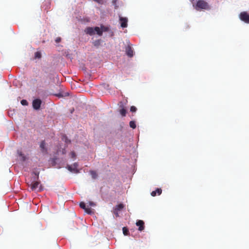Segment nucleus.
Listing matches in <instances>:
<instances>
[{
	"mask_svg": "<svg viewBox=\"0 0 249 249\" xmlns=\"http://www.w3.org/2000/svg\"><path fill=\"white\" fill-rule=\"evenodd\" d=\"M113 212H114V214L115 215L116 217H117V216H119V213H118V212L119 211H116V210H113Z\"/></svg>",
	"mask_w": 249,
	"mask_h": 249,
	"instance_id": "obj_26",
	"label": "nucleus"
},
{
	"mask_svg": "<svg viewBox=\"0 0 249 249\" xmlns=\"http://www.w3.org/2000/svg\"><path fill=\"white\" fill-rule=\"evenodd\" d=\"M136 225L139 227L138 230L139 231H142L144 230V222L141 220H138L136 222Z\"/></svg>",
	"mask_w": 249,
	"mask_h": 249,
	"instance_id": "obj_7",
	"label": "nucleus"
},
{
	"mask_svg": "<svg viewBox=\"0 0 249 249\" xmlns=\"http://www.w3.org/2000/svg\"><path fill=\"white\" fill-rule=\"evenodd\" d=\"M196 10H209L211 7L209 3L204 0H198L196 5H193Z\"/></svg>",
	"mask_w": 249,
	"mask_h": 249,
	"instance_id": "obj_1",
	"label": "nucleus"
},
{
	"mask_svg": "<svg viewBox=\"0 0 249 249\" xmlns=\"http://www.w3.org/2000/svg\"><path fill=\"white\" fill-rule=\"evenodd\" d=\"M39 171H34L33 173H32V176L33 175H34V177H33V178H34L33 179H37V180H38V178H39Z\"/></svg>",
	"mask_w": 249,
	"mask_h": 249,
	"instance_id": "obj_15",
	"label": "nucleus"
},
{
	"mask_svg": "<svg viewBox=\"0 0 249 249\" xmlns=\"http://www.w3.org/2000/svg\"><path fill=\"white\" fill-rule=\"evenodd\" d=\"M123 232L124 235H128V234H129L128 230L126 227L123 228Z\"/></svg>",
	"mask_w": 249,
	"mask_h": 249,
	"instance_id": "obj_20",
	"label": "nucleus"
},
{
	"mask_svg": "<svg viewBox=\"0 0 249 249\" xmlns=\"http://www.w3.org/2000/svg\"><path fill=\"white\" fill-rule=\"evenodd\" d=\"M71 158H75L76 157V154H75V153L74 152H71Z\"/></svg>",
	"mask_w": 249,
	"mask_h": 249,
	"instance_id": "obj_25",
	"label": "nucleus"
},
{
	"mask_svg": "<svg viewBox=\"0 0 249 249\" xmlns=\"http://www.w3.org/2000/svg\"><path fill=\"white\" fill-rule=\"evenodd\" d=\"M89 204L90 206H94L95 205V204L94 203H93V202H91V201H89Z\"/></svg>",
	"mask_w": 249,
	"mask_h": 249,
	"instance_id": "obj_27",
	"label": "nucleus"
},
{
	"mask_svg": "<svg viewBox=\"0 0 249 249\" xmlns=\"http://www.w3.org/2000/svg\"><path fill=\"white\" fill-rule=\"evenodd\" d=\"M129 126L132 129H135L136 127L135 122L133 121H130L129 122Z\"/></svg>",
	"mask_w": 249,
	"mask_h": 249,
	"instance_id": "obj_19",
	"label": "nucleus"
},
{
	"mask_svg": "<svg viewBox=\"0 0 249 249\" xmlns=\"http://www.w3.org/2000/svg\"><path fill=\"white\" fill-rule=\"evenodd\" d=\"M40 147L41 148V150H42V152H46L47 149L45 148V142L44 141H42L41 142L40 144Z\"/></svg>",
	"mask_w": 249,
	"mask_h": 249,
	"instance_id": "obj_13",
	"label": "nucleus"
},
{
	"mask_svg": "<svg viewBox=\"0 0 249 249\" xmlns=\"http://www.w3.org/2000/svg\"><path fill=\"white\" fill-rule=\"evenodd\" d=\"M20 103L22 106H27V105H28L27 101L25 99L21 100Z\"/></svg>",
	"mask_w": 249,
	"mask_h": 249,
	"instance_id": "obj_23",
	"label": "nucleus"
},
{
	"mask_svg": "<svg viewBox=\"0 0 249 249\" xmlns=\"http://www.w3.org/2000/svg\"><path fill=\"white\" fill-rule=\"evenodd\" d=\"M239 17L244 22L249 23V15L247 12H242L239 15Z\"/></svg>",
	"mask_w": 249,
	"mask_h": 249,
	"instance_id": "obj_5",
	"label": "nucleus"
},
{
	"mask_svg": "<svg viewBox=\"0 0 249 249\" xmlns=\"http://www.w3.org/2000/svg\"><path fill=\"white\" fill-rule=\"evenodd\" d=\"M92 43H93L94 45L95 46H99L100 45L101 40H96Z\"/></svg>",
	"mask_w": 249,
	"mask_h": 249,
	"instance_id": "obj_22",
	"label": "nucleus"
},
{
	"mask_svg": "<svg viewBox=\"0 0 249 249\" xmlns=\"http://www.w3.org/2000/svg\"><path fill=\"white\" fill-rule=\"evenodd\" d=\"M98 3H102V0H93Z\"/></svg>",
	"mask_w": 249,
	"mask_h": 249,
	"instance_id": "obj_29",
	"label": "nucleus"
},
{
	"mask_svg": "<svg viewBox=\"0 0 249 249\" xmlns=\"http://www.w3.org/2000/svg\"><path fill=\"white\" fill-rule=\"evenodd\" d=\"M84 32L86 34L89 35L90 36L95 35V34L100 36H102L100 28L98 27H95L94 28L90 27H87L85 29Z\"/></svg>",
	"mask_w": 249,
	"mask_h": 249,
	"instance_id": "obj_2",
	"label": "nucleus"
},
{
	"mask_svg": "<svg viewBox=\"0 0 249 249\" xmlns=\"http://www.w3.org/2000/svg\"><path fill=\"white\" fill-rule=\"evenodd\" d=\"M125 52L127 56L129 57H132L133 56V50L131 46L128 45L126 47Z\"/></svg>",
	"mask_w": 249,
	"mask_h": 249,
	"instance_id": "obj_9",
	"label": "nucleus"
},
{
	"mask_svg": "<svg viewBox=\"0 0 249 249\" xmlns=\"http://www.w3.org/2000/svg\"><path fill=\"white\" fill-rule=\"evenodd\" d=\"M120 107H122V108L120 110V113L123 117H125L126 114V110L124 108L123 105H120Z\"/></svg>",
	"mask_w": 249,
	"mask_h": 249,
	"instance_id": "obj_14",
	"label": "nucleus"
},
{
	"mask_svg": "<svg viewBox=\"0 0 249 249\" xmlns=\"http://www.w3.org/2000/svg\"><path fill=\"white\" fill-rule=\"evenodd\" d=\"M60 40H61V38H60V37H57V38H56V39H55V42H56L57 43H59V42L60 41Z\"/></svg>",
	"mask_w": 249,
	"mask_h": 249,
	"instance_id": "obj_28",
	"label": "nucleus"
},
{
	"mask_svg": "<svg viewBox=\"0 0 249 249\" xmlns=\"http://www.w3.org/2000/svg\"><path fill=\"white\" fill-rule=\"evenodd\" d=\"M124 208V205L123 204H120L117 205L114 208V210L115 211H122Z\"/></svg>",
	"mask_w": 249,
	"mask_h": 249,
	"instance_id": "obj_12",
	"label": "nucleus"
},
{
	"mask_svg": "<svg viewBox=\"0 0 249 249\" xmlns=\"http://www.w3.org/2000/svg\"><path fill=\"white\" fill-rule=\"evenodd\" d=\"M90 174L92 178L93 179H95L97 177V175L95 171H90Z\"/></svg>",
	"mask_w": 249,
	"mask_h": 249,
	"instance_id": "obj_18",
	"label": "nucleus"
},
{
	"mask_svg": "<svg viewBox=\"0 0 249 249\" xmlns=\"http://www.w3.org/2000/svg\"><path fill=\"white\" fill-rule=\"evenodd\" d=\"M41 55L40 52H37L35 53V58L36 59H40L41 58Z\"/></svg>",
	"mask_w": 249,
	"mask_h": 249,
	"instance_id": "obj_21",
	"label": "nucleus"
},
{
	"mask_svg": "<svg viewBox=\"0 0 249 249\" xmlns=\"http://www.w3.org/2000/svg\"><path fill=\"white\" fill-rule=\"evenodd\" d=\"M78 164L77 163H74L71 165H67V170L71 172L78 173L79 170L77 169Z\"/></svg>",
	"mask_w": 249,
	"mask_h": 249,
	"instance_id": "obj_4",
	"label": "nucleus"
},
{
	"mask_svg": "<svg viewBox=\"0 0 249 249\" xmlns=\"http://www.w3.org/2000/svg\"><path fill=\"white\" fill-rule=\"evenodd\" d=\"M80 207L84 209L87 213L89 214H90L91 213V209L86 207V205L84 202H82L80 203Z\"/></svg>",
	"mask_w": 249,
	"mask_h": 249,
	"instance_id": "obj_10",
	"label": "nucleus"
},
{
	"mask_svg": "<svg viewBox=\"0 0 249 249\" xmlns=\"http://www.w3.org/2000/svg\"><path fill=\"white\" fill-rule=\"evenodd\" d=\"M136 110H137V108L135 106H132L130 107V111H131L132 112H135L136 111Z\"/></svg>",
	"mask_w": 249,
	"mask_h": 249,
	"instance_id": "obj_24",
	"label": "nucleus"
},
{
	"mask_svg": "<svg viewBox=\"0 0 249 249\" xmlns=\"http://www.w3.org/2000/svg\"><path fill=\"white\" fill-rule=\"evenodd\" d=\"M18 153L19 156L21 158V160L25 161L26 159L25 155L23 154H22V152L20 151H18Z\"/></svg>",
	"mask_w": 249,
	"mask_h": 249,
	"instance_id": "obj_17",
	"label": "nucleus"
},
{
	"mask_svg": "<svg viewBox=\"0 0 249 249\" xmlns=\"http://www.w3.org/2000/svg\"><path fill=\"white\" fill-rule=\"evenodd\" d=\"M161 192H162V191L160 188H157L156 189L155 191H153L151 193V194L152 196H156V194H157L158 195H160V194L161 193Z\"/></svg>",
	"mask_w": 249,
	"mask_h": 249,
	"instance_id": "obj_11",
	"label": "nucleus"
},
{
	"mask_svg": "<svg viewBox=\"0 0 249 249\" xmlns=\"http://www.w3.org/2000/svg\"><path fill=\"white\" fill-rule=\"evenodd\" d=\"M121 26L122 28H126L127 26L128 19L127 18L120 17L119 18Z\"/></svg>",
	"mask_w": 249,
	"mask_h": 249,
	"instance_id": "obj_8",
	"label": "nucleus"
},
{
	"mask_svg": "<svg viewBox=\"0 0 249 249\" xmlns=\"http://www.w3.org/2000/svg\"><path fill=\"white\" fill-rule=\"evenodd\" d=\"M40 181L37 179H33L29 184L28 183V186H30L32 191H37V192H41L43 189L41 185L39 186Z\"/></svg>",
	"mask_w": 249,
	"mask_h": 249,
	"instance_id": "obj_3",
	"label": "nucleus"
},
{
	"mask_svg": "<svg viewBox=\"0 0 249 249\" xmlns=\"http://www.w3.org/2000/svg\"><path fill=\"white\" fill-rule=\"evenodd\" d=\"M100 28V31L101 32V33H102V35H103V32H108V30H109V28L108 27H107V26H105L103 25H102L101 26V28Z\"/></svg>",
	"mask_w": 249,
	"mask_h": 249,
	"instance_id": "obj_16",
	"label": "nucleus"
},
{
	"mask_svg": "<svg viewBox=\"0 0 249 249\" xmlns=\"http://www.w3.org/2000/svg\"><path fill=\"white\" fill-rule=\"evenodd\" d=\"M41 101L40 99H35L33 101V107L34 109L38 110L39 109Z\"/></svg>",
	"mask_w": 249,
	"mask_h": 249,
	"instance_id": "obj_6",
	"label": "nucleus"
}]
</instances>
